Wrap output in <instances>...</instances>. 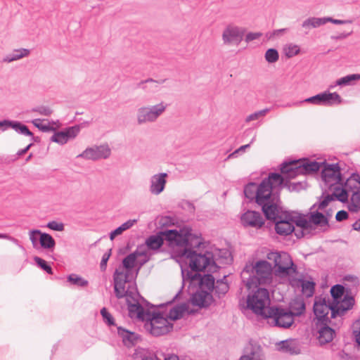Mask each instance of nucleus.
Wrapping results in <instances>:
<instances>
[{
	"instance_id": "35",
	"label": "nucleus",
	"mask_w": 360,
	"mask_h": 360,
	"mask_svg": "<svg viewBox=\"0 0 360 360\" xmlns=\"http://www.w3.org/2000/svg\"><path fill=\"white\" fill-rule=\"evenodd\" d=\"M349 200H347V208L351 212H360V192L353 193Z\"/></svg>"
},
{
	"instance_id": "3",
	"label": "nucleus",
	"mask_w": 360,
	"mask_h": 360,
	"mask_svg": "<svg viewBox=\"0 0 360 360\" xmlns=\"http://www.w3.org/2000/svg\"><path fill=\"white\" fill-rule=\"evenodd\" d=\"M147 257L145 252L138 250L127 255L122 261L113 274L114 291L117 298L121 299L127 295L126 283L134 278L136 274H134V268L139 256Z\"/></svg>"
},
{
	"instance_id": "32",
	"label": "nucleus",
	"mask_w": 360,
	"mask_h": 360,
	"mask_svg": "<svg viewBox=\"0 0 360 360\" xmlns=\"http://www.w3.org/2000/svg\"><path fill=\"white\" fill-rule=\"evenodd\" d=\"M345 188L347 190L348 193L350 195L353 193L360 192V177L359 175L353 174L347 179L345 183L343 184Z\"/></svg>"
},
{
	"instance_id": "12",
	"label": "nucleus",
	"mask_w": 360,
	"mask_h": 360,
	"mask_svg": "<svg viewBox=\"0 0 360 360\" xmlns=\"http://www.w3.org/2000/svg\"><path fill=\"white\" fill-rule=\"evenodd\" d=\"M267 258L274 262L277 267L276 271L279 275H289L295 271L292 259L286 252H271L267 255Z\"/></svg>"
},
{
	"instance_id": "50",
	"label": "nucleus",
	"mask_w": 360,
	"mask_h": 360,
	"mask_svg": "<svg viewBox=\"0 0 360 360\" xmlns=\"http://www.w3.org/2000/svg\"><path fill=\"white\" fill-rule=\"evenodd\" d=\"M34 260L35 262H37V264L41 268L43 269L44 271H46L48 274H52V269L50 266H49L46 261H44V259L39 258V257H36L34 258Z\"/></svg>"
},
{
	"instance_id": "41",
	"label": "nucleus",
	"mask_w": 360,
	"mask_h": 360,
	"mask_svg": "<svg viewBox=\"0 0 360 360\" xmlns=\"http://www.w3.org/2000/svg\"><path fill=\"white\" fill-rule=\"evenodd\" d=\"M269 112V108H264L263 110L256 111L252 114H250L245 117V122L249 123L252 121L258 120L262 117L266 116V115Z\"/></svg>"
},
{
	"instance_id": "58",
	"label": "nucleus",
	"mask_w": 360,
	"mask_h": 360,
	"mask_svg": "<svg viewBox=\"0 0 360 360\" xmlns=\"http://www.w3.org/2000/svg\"><path fill=\"white\" fill-rule=\"evenodd\" d=\"M143 360H158L153 356H146ZM165 360H179V356L175 354H169L165 358Z\"/></svg>"
},
{
	"instance_id": "14",
	"label": "nucleus",
	"mask_w": 360,
	"mask_h": 360,
	"mask_svg": "<svg viewBox=\"0 0 360 360\" xmlns=\"http://www.w3.org/2000/svg\"><path fill=\"white\" fill-rule=\"evenodd\" d=\"M111 155V149L108 143L95 145L86 148L78 157L86 160H98L107 159Z\"/></svg>"
},
{
	"instance_id": "37",
	"label": "nucleus",
	"mask_w": 360,
	"mask_h": 360,
	"mask_svg": "<svg viewBox=\"0 0 360 360\" xmlns=\"http://www.w3.org/2000/svg\"><path fill=\"white\" fill-rule=\"evenodd\" d=\"M118 334L122 338L123 342L125 345L129 347L136 339V335L124 328L119 327L117 328Z\"/></svg>"
},
{
	"instance_id": "45",
	"label": "nucleus",
	"mask_w": 360,
	"mask_h": 360,
	"mask_svg": "<svg viewBox=\"0 0 360 360\" xmlns=\"http://www.w3.org/2000/svg\"><path fill=\"white\" fill-rule=\"evenodd\" d=\"M278 58V52L275 49H269L265 53V59L269 63L276 62Z\"/></svg>"
},
{
	"instance_id": "8",
	"label": "nucleus",
	"mask_w": 360,
	"mask_h": 360,
	"mask_svg": "<svg viewBox=\"0 0 360 360\" xmlns=\"http://www.w3.org/2000/svg\"><path fill=\"white\" fill-rule=\"evenodd\" d=\"M270 304L269 291L264 288H259L252 295H249L247 298L248 308L257 315L265 318L268 313Z\"/></svg>"
},
{
	"instance_id": "29",
	"label": "nucleus",
	"mask_w": 360,
	"mask_h": 360,
	"mask_svg": "<svg viewBox=\"0 0 360 360\" xmlns=\"http://www.w3.org/2000/svg\"><path fill=\"white\" fill-rule=\"evenodd\" d=\"M210 299V294L205 290H202L193 295L191 298V302L193 305L202 307L209 304Z\"/></svg>"
},
{
	"instance_id": "62",
	"label": "nucleus",
	"mask_w": 360,
	"mask_h": 360,
	"mask_svg": "<svg viewBox=\"0 0 360 360\" xmlns=\"http://www.w3.org/2000/svg\"><path fill=\"white\" fill-rule=\"evenodd\" d=\"M353 33V30L351 29L349 32H345V33H342L340 34L339 36H338L336 37V39H345L349 36H350Z\"/></svg>"
},
{
	"instance_id": "15",
	"label": "nucleus",
	"mask_w": 360,
	"mask_h": 360,
	"mask_svg": "<svg viewBox=\"0 0 360 360\" xmlns=\"http://www.w3.org/2000/svg\"><path fill=\"white\" fill-rule=\"evenodd\" d=\"M321 178L328 188L342 181L338 165H326L322 169Z\"/></svg>"
},
{
	"instance_id": "52",
	"label": "nucleus",
	"mask_w": 360,
	"mask_h": 360,
	"mask_svg": "<svg viewBox=\"0 0 360 360\" xmlns=\"http://www.w3.org/2000/svg\"><path fill=\"white\" fill-rule=\"evenodd\" d=\"M46 226L53 231H63L64 230V224L63 223H58L56 221L49 222Z\"/></svg>"
},
{
	"instance_id": "33",
	"label": "nucleus",
	"mask_w": 360,
	"mask_h": 360,
	"mask_svg": "<svg viewBox=\"0 0 360 360\" xmlns=\"http://www.w3.org/2000/svg\"><path fill=\"white\" fill-rule=\"evenodd\" d=\"M305 310V304L302 298H296L290 304L288 312L292 313V316H299L304 313Z\"/></svg>"
},
{
	"instance_id": "39",
	"label": "nucleus",
	"mask_w": 360,
	"mask_h": 360,
	"mask_svg": "<svg viewBox=\"0 0 360 360\" xmlns=\"http://www.w3.org/2000/svg\"><path fill=\"white\" fill-rule=\"evenodd\" d=\"M199 283L202 290L211 291L214 288V278L210 274L205 275L200 278Z\"/></svg>"
},
{
	"instance_id": "22",
	"label": "nucleus",
	"mask_w": 360,
	"mask_h": 360,
	"mask_svg": "<svg viewBox=\"0 0 360 360\" xmlns=\"http://www.w3.org/2000/svg\"><path fill=\"white\" fill-rule=\"evenodd\" d=\"M317 339L321 345L331 342L335 336V330L322 322L317 323Z\"/></svg>"
},
{
	"instance_id": "7",
	"label": "nucleus",
	"mask_w": 360,
	"mask_h": 360,
	"mask_svg": "<svg viewBox=\"0 0 360 360\" xmlns=\"http://www.w3.org/2000/svg\"><path fill=\"white\" fill-rule=\"evenodd\" d=\"M320 167L321 164L316 161L296 160L283 164L281 172L285 178L293 179L298 175L316 172Z\"/></svg>"
},
{
	"instance_id": "20",
	"label": "nucleus",
	"mask_w": 360,
	"mask_h": 360,
	"mask_svg": "<svg viewBox=\"0 0 360 360\" xmlns=\"http://www.w3.org/2000/svg\"><path fill=\"white\" fill-rule=\"evenodd\" d=\"M123 298L126 299L129 313L131 318H136L141 321H146L149 314L144 312L143 307L136 300L133 299V302L130 301V299L132 298L131 292H129L127 290V295Z\"/></svg>"
},
{
	"instance_id": "48",
	"label": "nucleus",
	"mask_w": 360,
	"mask_h": 360,
	"mask_svg": "<svg viewBox=\"0 0 360 360\" xmlns=\"http://www.w3.org/2000/svg\"><path fill=\"white\" fill-rule=\"evenodd\" d=\"M41 232L39 230L34 229L30 231L29 237L33 247L37 246L39 238L41 236Z\"/></svg>"
},
{
	"instance_id": "18",
	"label": "nucleus",
	"mask_w": 360,
	"mask_h": 360,
	"mask_svg": "<svg viewBox=\"0 0 360 360\" xmlns=\"http://www.w3.org/2000/svg\"><path fill=\"white\" fill-rule=\"evenodd\" d=\"M80 127L78 125L68 127L63 131L55 133L51 138V141L60 145H64L68 141L74 139L79 133Z\"/></svg>"
},
{
	"instance_id": "23",
	"label": "nucleus",
	"mask_w": 360,
	"mask_h": 360,
	"mask_svg": "<svg viewBox=\"0 0 360 360\" xmlns=\"http://www.w3.org/2000/svg\"><path fill=\"white\" fill-rule=\"evenodd\" d=\"M333 309V306H330L327 303L326 299L316 298L314 304V312L319 321L325 318L329 311L332 313Z\"/></svg>"
},
{
	"instance_id": "49",
	"label": "nucleus",
	"mask_w": 360,
	"mask_h": 360,
	"mask_svg": "<svg viewBox=\"0 0 360 360\" xmlns=\"http://www.w3.org/2000/svg\"><path fill=\"white\" fill-rule=\"evenodd\" d=\"M33 111L44 116H50L53 113V110L48 106H39L34 108Z\"/></svg>"
},
{
	"instance_id": "63",
	"label": "nucleus",
	"mask_w": 360,
	"mask_h": 360,
	"mask_svg": "<svg viewBox=\"0 0 360 360\" xmlns=\"http://www.w3.org/2000/svg\"><path fill=\"white\" fill-rule=\"evenodd\" d=\"M289 186V189H292V190H298L300 189V188H302V184L301 183H297V184H295V183H290V185L288 186Z\"/></svg>"
},
{
	"instance_id": "34",
	"label": "nucleus",
	"mask_w": 360,
	"mask_h": 360,
	"mask_svg": "<svg viewBox=\"0 0 360 360\" xmlns=\"http://www.w3.org/2000/svg\"><path fill=\"white\" fill-rule=\"evenodd\" d=\"M136 219H129L123 223L121 226L110 232V239L113 240L116 236L122 234L124 231L131 229L136 223Z\"/></svg>"
},
{
	"instance_id": "2",
	"label": "nucleus",
	"mask_w": 360,
	"mask_h": 360,
	"mask_svg": "<svg viewBox=\"0 0 360 360\" xmlns=\"http://www.w3.org/2000/svg\"><path fill=\"white\" fill-rule=\"evenodd\" d=\"M294 224L301 228L302 235L315 234L328 228V220L319 212L311 213L310 216L287 214L276 221L275 229L280 235H289L295 230Z\"/></svg>"
},
{
	"instance_id": "61",
	"label": "nucleus",
	"mask_w": 360,
	"mask_h": 360,
	"mask_svg": "<svg viewBox=\"0 0 360 360\" xmlns=\"http://www.w3.org/2000/svg\"><path fill=\"white\" fill-rule=\"evenodd\" d=\"M110 257V253H105L103 255L101 262V270H105L106 267L107 262Z\"/></svg>"
},
{
	"instance_id": "64",
	"label": "nucleus",
	"mask_w": 360,
	"mask_h": 360,
	"mask_svg": "<svg viewBox=\"0 0 360 360\" xmlns=\"http://www.w3.org/2000/svg\"><path fill=\"white\" fill-rule=\"evenodd\" d=\"M352 227L354 230L360 231V219L353 224Z\"/></svg>"
},
{
	"instance_id": "38",
	"label": "nucleus",
	"mask_w": 360,
	"mask_h": 360,
	"mask_svg": "<svg viewBox=\"0 0 360 360\" xmlns=\"http://www.w3.org/2000/svg\"><path fill=\"white\" fill-rule=\"evenodd\" d=\"M302 292L307 297H311L314 292L315 283L311 281L300 280Z\"/></svg>"
},
{
	"instance_id": "51",
	"label": "nucleus",
	"mask_w": 360,
	"mask_h": 360,
	"mask_svg": "<svg viewBox=\"0 0 360 360\" xmlns=\"http://www.w3.org/2000/svg\"><path fill=\"white\" fill-rule=\"evenodd\" d=\"M101 314L102 315L103 320L105 322H106L108 325H113V318L111 316V314L108 311L106 308L103 307L101 310Z\"/></svg>"
},
{
	"instance_id": "36",
	"label": "nucleus",
	"mask_w": 360,
	"mask_h": 360,
	"mask_svg": "<svg viewBox=\"0 0 360 360\" xmlns=\"http://www.w3.org/2000/svg\"><path fill=\"white\" fill-rule=\"evenodd\" d=\"M40 245L44 249L53 250L56 245V242L53 238L49 233H42L39 238Z\"/></svg>"
},
{
	"instance_id": "30",
	"label": "nucleus",
	"mask_w": 360,
	"mask_h": 360,
	"mask_svg": "<svg viewBox=\"0 0 360 360\" xmlns=\"http://www.w3.org/2000/svg\"><path fill=\"white\" fill-rule=\"evenodd\" d=\"M166 231H161L158 235L150 236L146 240V245L148 248L154 250L159 249L163 244L162 236L165 237L166 240H167L165 234V232ZM167 241L168 242V240Z\"/></svg>"
},
{
	"instance_id": "26",
	"label": "nucleus",
	"mask_w": 360,
	"mask_h": 360,
	"mask_svg": "<svg viewBox=\"0 0 360 360\" xmlns=\"http://www.w3.org/2000/svg\"><path fill=\"white\" fill-rule=\"evenodd\" d=\"M31 51L28 49L20 48L13 50L12 52L6 55L2 61L5 63H11L12 62L27 58L30 55Z\"/></svg>"
},
{
	"instance_id": "4",
	"label": "nucleus",
	"mask_w": 360,
	"mask_h": 360,
	"mask_svg": "<svg viewBox=\"0 0 360 360\" xmlns=\"http://www.w3.org/2000/svg\"><path fill=\"white\" fill-rule=\"evenodd\" d=\"M272 267L266 261L261 260L255 264H246L241 272V278L248 289L257 287L258 284H268L272 280Z\"/></svg>"
},
{
	"instance_id": "47",
	"label": "nucleus",
	"mask_w": 360,
	"mask_h": 360,
	"mask_svg": "<svg viewBox=\"0 0 360 360\" xmlns=\"http://www.w3.org/2000/svg\"><path fill=\"white\" fill-rule=\"evenodd\" d=\"M330 293L335 300L340 298L344 293V287L340 285H335L330 289Z\"/></svg>"
},
{
	"instance_id": "43",
	"label": "nucleus",
	"mask_w": 360,
	"mask_h": 360,
	"mask_svg": "<svg viewBox=\"0 0 360 360\" xmlns=\"http://www.w3.org/2000/svg\"><path fill=\"white\" fill-rule=\"evenodd\" d=\"M68 281L73 285L81 287L86 286L88 284V281L86 280H84L83 278L76 274H70L68 277Z\"/></svg>"
},
{
	"instance_id": "53",
	"label": "nucleus",
	"mask_w": 360,
	"mask_h": 360,
	"mask_svg": "<svg viewBox=\"0 0 360 360\" xmlns=\"http://www.w3.org/2000/svg\"><path fill=\"white\" fill-rule=\"evenodd\" d=\"M262 34L261 32H248L246 34H245V41L246 43H250L254 40L258 39L262 37Z\"/></svg>"
},
{
	"instance_id": "28",
	"label": "nucleus",
	"mask_w": 360,
	"mask_h": 360,
	"mask_svg": "<svg viewBox=\"0 0 360 360\" xmlns=\"http://www.w3.org/2000/svg\"><path fill=\"white\" fill-rule=\"evenodd\" d=\"M34 127L44 132L54 131L59 127L58 122L48 120L34 119L32 121Z\"/></svg>"
},
{
	"instance_id": "46",
	"label": "nucleus",
	"mask_w": 360,
	"mask_h": 360,
	"mask_svg": "<svg viewBox=\"0 0 360 360\" xmlns=\"http://www.w3.org/2000/svg\"><path fill=\"white\" fill-rule=\"evenodd\" d=\"M257 186L255 183H251L245 187L244 193L248 198H255Z\"/></svg>"
},
{
	"instance_id": "24",
	"label": "nucleus",
	"mask_w": 360,
	"mask_h": 360,
	"mask_svg": "<svg viewBox=\"0 0 360 360\" xmlns=\"http://www.w3.org/2000/svg\"><path fill=\"white\" fill-rule=\"evenodd\" d=\"M354 300L352 297L347 296L341 302H338L332 309V318L342 316L347 311L352 308Z\"/></svg>"
},
{
	"instance_id": "54",
	"label": "nucleus",
	"mask_w": 360,
	"mask_h": 360,
	"mask_svg": "<svg viewBox=\"0 0 360 360\" xmlns=\"http://www.w3.org/2000/svg\"><path fill=\"white\" fill-rule=\"evenodd\" d=\"M327 22H332L335 25H344V24H352V20H336V19H333L330 17H325V23L326 24Z\"/></svg>"
},
{
	"instance_id": "1",
	"label": "nucleus",
	"mask_w": 360,
	"mask_h": 360,
	"mask_svg": "<svg viewBox=\"0 0 360 360\" xmlns=\"http://www.w3.org/2000/svg\"><path fill=\"white\" fill-rule=\"evenodd\" d=\"M168 240V245L172 254L177 257H186L190 259V266L196 271L206 270L207 272L217 271V266L213 253L205 251L197 253L194 249L202 244V238L191 232L188 228L179 230H168L165 232Z\"/></svg>"
},
{
	"instance_id": "27",
	"label": "nucleus",
	"mask_w": 360,
	"mask_h": 360,
	"mask_svg": "<svg viewBox=\"0 0 360 360\" xmlns=\"http://www.w3.org/2000/svg\"><path fill=\"white\" fill-rule=\"evenodd\" d=\"M188 305L187 303H182L170 309L169 314L166 315L170 322L181 319L186 312L191 313Z\"/></svg>"
},
{
	"instance_id": "19",
	"label": "nucleus",
	"mask_w": 360,
	"mask_h": 360,
	"mask_svg": "<svg viewBox=\"0 0 360 360\" xmlns=\"http://www.w3.org/2000/svg\"><path fill=\"white\" fill-rule=\"evenodd\" d=\"M168 174L165 172L152 175L149 181V191L152 195H158L165 188Z\"/></svg>"
},
{
	"instance_id": "5",
	"label": "nucleus",
	"mask_w": 360,
	"mask_h": 360,
	"mask_svg": "<svg viewBox=\"0 0 360 360\" xmlns=\"http://www.w3.org/2000/svg\"><path fill=\"white\" fill-rule=\"evenodd\" d=\"M284 178L276 173H271L268 178L264 179L257 188L255 195L256 202L258 205L269 203L271 200L278 198L274 190L284 184Z\"/></svg>"
},
{
	"instance_id": "42",
	"label": "nucleus",
	"mask_w": 360,
	"mask_h": 360,
	"mask_svg": "<svg viewBox=\"0 0 360 360\" xmlns=\"http://www.w3.org/2000/svg\"><path fill=\"white\" fill-rule=\"evenodd\" d=\"M360 79V74H353L349 75L345 77H343L339 79L336 84L337 85H348L350 84L352 82Z\"/></svg>"
},
{
	"instance_id": "6",
	"label": "nucleus",
	"mask_w": 360,
	"mask_h": 360,
	"mask_svg": "<svg viewBox=\"0 0 360 360\" xmlns=\"http://www.w3.org/2000/svg\"><path fill=\"white\" fill-rule=\"evenodd\" d=\"M168 104L160 101L155 105L140 106L136 112V122L139 126L156 122L167 111Z\"/></svg>"
},
{
	"instance_id": "40",
	"label": "nucleus",
	"mask_w": 360,
	"mask_h": 360,
	"mask_svg": "<svg viewBox=\"0 0 360 360\" xmlns=\"http://www.w3.org/2000/svg\"><path fill=\"white\" fill-rule=\"evenodd\" d=\"M11 128L13 129L17 133L30 136L34 139L33 134L29 130L27 126L18 121H11Z\"/></svg>"
},
{
	"instance_id": "59",
	"label": "nucleus",
	"mask_w": 360,
	"mask_h": 360,
	"mask_svg": "<svg viewBox=\"0 0 360 360\" xmlns=\"http://www.w3.org/2000/svg\"><path fill=\"white\" fill-rule=\"evenodd\" d=\"M348 217V214L345 210L339 211L335 216V219L338 221H341L342 220L346 219Z\"/></svg>"
},
{
	"instance_id": "55",
	"label": "nucleus",
	"mask_w": 360,
	"mask_h": 360,
	"mask_svg": "<svg viewBox=\"0 0 360 360\" xmlns=\"http://www.w3.org/2000/svg\"><path fill=\"white\" fill-rule=\"evenodd\" d=\"M354 327L355 330H354V334L355 336V339L359 345H360V319L356 320L354 323Z\"/></svg>"
},
{
	"instance_id": "25",
	"label": "nucleus",
	"mask_w": 360,
	"mask_h": 360,
	"mask_svg": "<svg viewBox=\"0 0 360 360\" xmlns=\"http://www.w3.org/2000/svg\"><path fill=\"white\" fill-rule=\"evenodd\" d=\"M239 360H262L261 347L256 345L250 344L245 347L244 354Z\"/></svg>"
},
{
	"instance_id": "57",
	"label": "nucleus",
	"mask_w": 360,
	"mask_h": 360,
	"mask_svg": "<svg viewBox=\"0 0 360 360\" xmlns=\"http://www.w3.org/2000/svg\"><path fill=\"white\" fill-rule=\"evenodd\" d=\"M287 31H288V29H286V28L276 30H274L272 32H270L268 34V37H269V39H273L276 37H278V36L283 34Z\"/></svg>"
},
{
	"instance_id": "56",
	"label": "nucleus",
	"mask_w": 360,
	"mask_h": 360,
	"mask_svg": "<svg viewBox=\"0 0 360 360\" xmlns=\"http://www.w3.org/2000/svg\"><path fill=\"white\" fill-rule=\"evenodd\" d=\"M255 140V138H253L250 142V143H248V144H246V145H243V146H241L240 148H238L237 150H236L234 152H233L232 153H231L229 155V158H235L237 156V154L240 152H244L245 150V149L248 148L250 147V144L254 141Z\"/></svg>"
},
{
	"instance_id": "13",
	"label": "nucleus",
	"mask_w": 360,
	"mask_h": 360,
	"mask_svg": "<svg viewBox=\"0 0 360 360\" xmlns=\"http://www.w3.org/2000/svg\"><path fill=\"white\" fill-rule=\"evenodd\" d=\"M342 102L341 96L336 92L323 91L314 96L307 98L300 103H309L316 105L332 106L339 105Z\"/></svg>"
},
{
	"instance_id": "44",
	"label": "nucleus",
	"mask_w": 360,
	"mask_h": 360,
	"mask_svg": "<svg viewBox=\"0 0 360 360\" xmlns=\"http://www.w3.org/2000/svg\"><path fill=\"white\" fill-rule=\"evenodd\" d=\"M300 47L298 45L296 44H288L284 48V53L285 55L288 58H292L296 55H297L300 53Z\"/></svg>"
},
{
	"instance_id": "60",
	"label": "nucleus",
	"mask_w": 360,
	"mask_h": 360,
	"mask_svg": "<svg viewBox=\"0 0 360 360\" xmlns=\"http://www.w3.org/2000/svg\"><path fill=\"white\" fill-rule=\"evenodd\" d=\"M11 120H4L0 121V130L2 131H6L8 127H11Z\"/></svg>"
},
{
	"instance_id": "11",
	"label": "nucleus",
	"mask_w": 360,
	"mask_h": 360,
	"mask_svg": "<svg viewBox=\"0 0 360 360\" xmlns=\"http://www.w3.org/2000/svg\"><path fill=\"white\" fill-rule=\"evenodd\" d=\"M265 319L268 323L280 328H288L294 323V318L292 313L283 308L271 307Z\"/></svg>"
},
{
	"instance_id": "9",
	"label": "nucleus",
	"mask_w": 360,
	"mask_h": 360,
	"mask_svg": "<svg viewBox=\"0 0 360 360\" xmlns=\"http://www.w3.org/2000/svg\"><path fill=\"white\" fill-rule=\"evenodd\" d=\"M145 328L152 335L155 336L165 335L172 330L173 324L167 316L161 314L149 315L145 323Z\"/></svg>"
},
{
	"instance_id": "10",
	"label": "nucleus",
	"mask_w": 360,
	"mask_h": 360,
	"mask_svg": "<svg viewBox=\"0 0 360 360\" xmlns=\"http://www.w3.org/2000/svg\"><path fill=\"white\" fill-rule=\"evenodd\" d=\"M246 29L235 23H229L221 32V40L225 46H238L244 39Z\"/></svg>"
},
{
	"instance_id": "21",
	"label": "nucleus",
	"mask_w": 360,
	"mask_h": 360,
	"mask_svg": "<svg viewBox=\"0 0 360 360\" xmlns=\"http://www.w3.org/2000/svg\"><path fill=\"white\" fill-rule=\"evenodd\" d=\"M278 198L271 200L269 203L262 204V211L266 219L276 221L283 216L281 215V210L278 205Z\"/></svg>"
},
{
	"instance_id": "16",
	"label": "nucleus",
	"mask_w": 360,
	"mask_h": 360,
	"mask_svg": "<svg viewBox=\"0 0 360 360\" xmlns=\"http://www.w3.org/2000/svg\"><path fill=\"white\" fill-rule=\"evenodd\" d=\"M330 188L333 191L332 194L325 197V198L319 204V209H324L328 205V203L330 201L334 200L335 198L342 202H346L348 200L349 194L345 188V186L342 181L335 186H333L332 188Z\"/></svg>"
},
{
	"instance_id": "17",
	"label": "nucleus",
	"mask_w": 360,
	"mask_h": 360,
	"mask_svg": "<svg viewBox=\"0 0 360 360\" xmlns=\"http://www.w3.org/2000/svg\"><path fill=\"white\" fill-rule=\"evenodd\" d=\"M241 224L245 227L259 229L264 224V220L258 212L248 210L240 217Z\"/></svg>"
},
{
	"instance_id": "31",
	"label": "nucleus",
	"mask_w": 360,
	"mask_h": 360,
	"mask_svg": "<svg viewBox=\"0 0 360 360\" xmlns=\"http://www.w3.org/2000/svg\"><path fill=\"white\" fill-rule=\"evenodd\" d=\"M325 23V17L323 18H318V17H309L305 19L302 22V27L306 30V33L308 32L312 28H318L322 25H324Z\"/></svg>"
}]
</instances>
